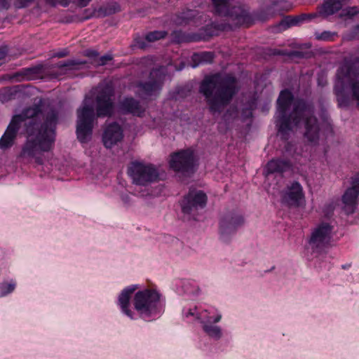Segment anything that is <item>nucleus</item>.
I'll list each match as a JSON object with an SVG mask.
<instances>
[{
    "mask_svg": "<svg viewBox=\"0 0 359 359\" xmlns=\"http://www.w3.org/2000/svg\"><path fill=\"white\" fill-rule=\"evenodd\" d=\"M290 167V164L287 161L273 159L267 163L266 170L269 173L282 172Z\"/></svg>",
    "mask_w": 359,
    "mask_h": 359,
    "instance_id": "obj_23",
    "label": "nucleus"
},
{
    "mask_svg": "<svg viewBox=\"0 0 359 359\" xmlns=\"http://www.w3.org/2000/svg\"><path fill=\"white\" fill-rule=\"evenodd\" d=\"M160 295L154 290H145L137 292L134 298V306L143 317H149L158 313Z\"/></svg>",
    "mask_w": 359,
    "mask_h": 359,
    "instance_id": "obj_6",
    "label": "nucleus"
},
{
    "mask_svg": "<svg viewBox=\"0 0 359 359\" xmlns=\"http://www.w3.org/2000/svg\"><path fill=\"white\" fill-rule=\"evenodd\" d=\"M207 311H204V313H201L200 317H198V319L201 320V323L203 325V330L210 337L219 338L221 336V330L218 326L212 325L210 323H218L221 318L222 316L218 314L213 320L211 317L208 316L205 313Z\"/></svg>",
    "mask_w": 359,
    "mask_h": 359,
    "instance_id": "obj_18",
    "label": "nucleus"
},
{
    "mask_svg": "<svg viewBox=\"0 0 359 359\" xmlns=\"http://www.w3.org/2000/svg\"><path fill=\"white\" fill-rule=\"evenodd\" d=\"M189 315H190V316L194 315V313L192 311V310H189V313L187 314V316H188Z\"/></svg>",
    "mask_w": 359,
    "mask_h": 359,
    "instance_id": "obj_40",
    "label": "nucleus"
},
{
    "mask_svg": "<svg viewBox=\"0 0 359 359\" xmlns=\"http://www.w3.org/2000/svg\"><path fill=\"white\" fill-rule=\"evenodd\" d=\"M358 194L359 178H356L353 180L351 187L347 189L342 196L344 210L347 214H352L355 212Z\"/></svg>",
    "mask_w": 359,
    "mask_h": 359,
    "instance_id": "obj_14",
    "label": "nucleus"
},
{
    "mask_svg": "<svg viewBox=\"0 0 359 359\" xmlns=\"http://www.w3.org/2000/svg\"><path fill=\"white\" fill-rule=\"evenodd\" d=\"M86 64V61L78 60H69L66 62H60L57 64V67L60 69H77L79 65H83Z\"/></svg>",
    "mask_w": 359,
    "mask_h": 359,
    "instance_id": "obj_24",
    "label": "nucleus"
},
{
    "mask_svg": "<svg viewBox=\"0 0 359 359\" xmlns=\"http://www.w3.org/2000/svg\"><path fill=\"white\" fill-rule=\"evenodd\" d=\"M348 88L359 104V61L345 62L337 70L334 90L339 100Z\"/></svg>",
    "mask_w": 359,
    "mask_h": 359,
    "instance_id": "obj_4",
    "label": "nucleus"
},
{
    "mask_svg": "<svg viewBox=\"0 0 359 359\" xmlns=\"http://www.w3.org/2000/svg\"><path fill=\"white\" fill-rule=\"evenodd\" d=\"M91 101L86 98L77 110L76 135L79 140L85 143L91 138L93 122L95 118Z\"/></svg>",
    "mask_w": 359,
    "mask_h": 359,
    "instance_id": "obj_5",
    "label": "nucleus"
},
{
    "mask_svg": "<svg viewBox=\"0 0 359 359\" xmlns=\"http://www.w3.org/2000/svg\"><path fill=\"white\" fill-rule=\"evenodd\" d=\"M43 67L39 65L34 67L33 68H30L29 70L31 73L39 74L42 73Z\"/></svg>",
    "mask_w": 359,
    "mask_h": 359,
    "instance_id": "obj_33",
    "label": "nucleus"
},
{
    "mask_svg": "<svg viewBox=\"0 0 359 359\" xmlns=\"http://www.w3.org/2000/svg\"><path fill=\"white\" fill-rule=\"evenodd\" d=\"M333 36L334 34L330 32H323L321 34H316V37L318 40L331 41L332 39Z\"/></svg>",
    "mask_w": 359,
    "mask_h": 359,
    "instance_id": "obj_29",
    "label": "nucleus"
},
{
    "mask_svg": "<svg viewBox=\"0 0 359 359\" xmlns=\"http://www.w3.org/2000/svg\"><path fill=\"white\" fill-rule=\"evenodd\" d=\"M215 12L219 15L229 16L235 25H242L249 20V15L246 11L240 6H233L229 10V0H211Z\"/></svg>",
    "mask_w": 359,
    "mask_h": 359,
    "instance_id": "obj_10",
    "label": "nucleus"
},
{
    "mask_svg": "<svg viewBox=\"0 0 359 359\" xmlns=\"http://www.w3.org/2000/svg\"><path fill=\"white\" fill-rule=\"evenodd\" d=\"M276 124L283 135L298 126L304 121V135L306 140L316 144L320 137V126L317 118L313 116V107L302 100H294L290 91H281L278 99Z\"/></svg>",
    "mask_w": 359,
    "mask_h": 359,
    "instance_id": "obj_1",
    "label": "nucleus"
},
{
    "mask_svg": "<svg viewBox=\"0 0 359 359\" xmlns=\"http://www.w3.org/2000/svg\"><path fill=\"white\" fill-rule=\"evenodd\" d=\"M239 87L235 77L215 74L206 76L200 86L212 113L220 112L238 93Z\"/></svg>",
    "mask_w": 359,
    "mask_h": 359,
    "instance_id": "obj_3",
    "label": "nucleus"
},
{
    "mask_svg": "<svg viewBox=\"0 0 359 359\" xmlns=\"http://www.w3.org/2000/svg\"><path fill=\"white\" fill-rule=\"evenodd\" d=\"M193 60L198 63H210L213 61V54L210 52H205L200 54H194Z\"/></svg>",
    "mask_w": 359,
    "mask_h": 359,
    "instance_id": "obj_25",
    "label": "nucleus"
},
{
    "mask_svg": "<svg viewBox=\"0 0 359 359\" xmlns=\"http://www.w3.org/2000/svg\"><path fill=\"white\" fill-rule=\"evenodd\" d=\"M194 163V153L191 149L181 150L170 156V166L177 172H192Z\"/></svg>",
    "mask_w": 359,
    "mask_h": 359,
    "instance_id": "obj_11",
    "label": "nucleus"
},
{
    "mask_svg": "<svg viewBox=\"0 0 359 359\" xmlns=\"http://www.w3.org/2000/svg\"><path fill=\"white\" fill-rule=\"evenodd\" d=\"M85 55L92 58V61H94L97 58L98 53L95 50H87L85 52Z\"/></svg>",
    "mask_w": 359,
    "mask_h": 359,
    "instance_id": "obj_31",
    "label": "nucleus"
},
{
    "mask_svg": "<svg viewBox=\"0 0 359 359\" xmlns=\"http://www.w3.org/2000/svg\"><path fill=\"white\" fill-rule=\"evenodd\" d=\"M7 49L6 48H0V60H4L7 55Z\"/></svg>",
    "mask_w": 359,
    "mask_h": 359,
    "instance_id": "obj_37",
    "label": "nucleus"
},
{
    "mask_svg": "<svg viewBox=\"0 0 359 359\" xmlns=\"http://www.w3.org/2000/svg\"><path fill=\"white\" fill-rule=\"evenodd\" d=\"M56 55L58 57H65L66 55V53H58L56 54Z\"/></svg>",
    "mask_w": 359,
    "mask_h": 359,
    "instance_id": "obj_39",
    "label": "nucleus"
},
{
    "mask_svg": "<svg viewBox=\"0 0 359 359\" xmlns=\"http://www.w3.org/2000/svg\"><path fill=\"white\" fill-rule=\"evenodd\" d=\"M19 116L22 117L19 126L25 121L28 134L27 142L20 156L23 158H34L37 163H41V160L38 156L43 151H49L52 147L57 119V114L55 111L51 110L47 114L43 124L40 126L36 121L41 117H43L40 105L27 108Z\"/></svg>",
    "mask_w": 359,
    "mask_h": 359,
    "instance_id": "obj_2",
    "label": "nucleus"
},
{
    "mask_svg": "<svg viewBox=\"0 0 359 359\" xmlns=\"http://www.w3.org/2000/svg\"><path fill=\"white\" fill-rule=\"evenodd\" d=\"M165 71L163 68L154 69L151 72V81L139 85L140 95L142 97L151 95L158 91L162 85L165 77Z\"/></svg>",
    "mask_w": 359,
    "mask_h": 359,
    "instance_id": "obj_13",
    "label": "nucleus"
},
{
    "mask_svg": "<svg viewBox=\"0 0 359 359\" xmlns=\"http://www.w3.org/2000/svg\"><path fill=\"white\" fill-rule=\"evenodd\" d=\"M22 119L20 116H15L4 135L0 139V148L5 149L11 147L19 130V121Z\"/></svg>",
    "mask_w": 359,
    "mask_h": 359,
    "instance_id": "obj_16",
    "label": "nucleus"
},
{
    "mask_svg": "<svg viewBox=\"0 0 359 359\" xmlns=\"http://www.w3.org/2000/svg\"><path fill=\"white\" fill-rule=\"evenodd\" d=\"M194 16V11H189L187 17H182V21L179 22V23H186L189 21V20Z\"/></svg>",
    "mask_w": 359,
    "mask_h": 359,
    "instance_id": "obj_34",
    "label": "nucleus"
},
{
    "mask_svg": "<svg viewBox=\"0 0 359 359\" xmlns=\"http://www.w3.org/2000/svg\"><path fill=\"white\" fill-rule=\"evenodd\" d=\"M344 12L345 15L353 16L358 13V10L356 7H352L344 10Z\"/></svg>",
    "mask_w": 359,
    "mask_h": 359,
    "instance_id": "obj_30",
    "label": "nucleus"
},
{
    "mask_svg": "<svg viewBox=\"0 0 359 359\" xmlns=\"http://www.w3.org/2000/svg\"><path fill=\"white\" fill-rule=\"evenodd\" d=\"M96 115L97 117L111 116L114 111V90L109 85H100L97 89Z\"/></svg>",
    "mask_w": 359,
    "mask_h": 359,
    "instance_id": "obj_8",
    "label": "nucleus"
},
{
    "mask_svg": "<svg viewBox=\"0 0 359 359\" xmlns=\"http://www.w3.org/2000/svg\"><path fill=\"white\" fill-rule=\"evenodd\" d=\"M135 46L140 48H145L147 47V44L144 39L140 38L135 39Z\"/></svg>",
    "mask_w": 359,
    "mask_h": 359,
    "instance_id": "obj_32",
    "label": "nucleus"
},
{
    "mask_svg": "<svg viewBox=\"0 0 359 359\" xmlns=\"http://www.w3.org/2000/svg\"><path fill=\"white\" fill-rule=\"evenodd\" d=\"M304 198L303 189L297 182H293L287 187V190L283 196V200L290 205H298L299 201Z\"/></svg>",
    "mask_w": 359,
    "mask_h": 359,
    "instance_id": "obj_17",
    "label": "nucleus"
},
{
    "mask_svg": "<svg viewBox=\"0 0 359 359\" xmlns=\"http://www.w3.org/2000/svg\"><path fill=\"white\" fill-rule=\"evenodd\" d=\"M166 32L163 31H154L146 35L145 39L148 42H154L155 41L163 39L165 36Z\"/></svg>",
    "mask_w": 359,
    "mask_h": 359,
    "instance_id": "obj_27",
    "label": "nucleus"
},
{
    "mask_svg": "<svg viewBox=\"0 0 359 359\" xmlns=\"http://www.w3.org/2000/svg\"><path fill=\"white\" fill-rule=\"evenodd\" d=\"M333 227L327 222L316 225L311 233L309 244L313 251H321L330 245Z\"/></svg>",
    "mask_w": 359,
    "mask_h": 359,
    "instance_id": "obj_7",
    "label": "nucleus"
},
{
    "mask_svg": "<svg viewBox=\"0 0 359 359\" xmlns=\"http://www.w3.org/2000/svg\"><path fill=\"white\" fill-rule=\"evenodd\" d=\"M11 0H0V7L3 8H8L11 5Z\"/></svg>",
    "mask_w": 359,
    "mask_h": 359,
    "instance_id": "obj_35",
    "label": "nucleus"
},
{
    "mask_svg": "<svg viewBox=\"0 0 359 359\" xmlns=\"http://www.w3.org/2000/svg\"><path fill=\"white\" fill-rule=\"evenodd\" d=\"M243 223V218L240 215H236L231 218L226 217L223 219L220 224L221 233L224 239V235L229 231H234L238 226Z\"/></svg>",
    "mask_w": 359,
    "mask_h": 359,
    "instance_id": "obj_19",
    "label": "nucleus"
},
{
    "mask_svg": "<svg viewBox=\"0 0 359 359\" xmlns=\"http://www.w3.org/2000/svg\"><path fill=\"white\" fill-rule=\"evenodd\" d=\"M112 60V56L111 55H104L103 56L97 55V58L94 61H91V62L94 65L102 66L106 65L108 62Z\"/></svg>",
    "mask_w": 359,
    "mask_h": 359,
    "instance_id": "obj_28",
    "label": "nucleus"
},
{
    "mask_svg": "<svg viewBox=\"0 0 359 359\" xmlns=\"http://www.w3.org/2000/svg\"><path fill=\"white\" fill-rule=\"evenodd\" d=\"M128 174L133 182L139 185H146L158 179V175L156 168L151 165L142 163H132L128 168Z\"/></svg>",
    "mask_w": 359,
    "mask_h": 359,
    "instance_id": "obj_9",
    "label": "nucleus"
},
{
    "mask_svg": "<svg viewBox=\"0 0 359 359\" xmlns=\"http://www.w3.org/2000/svg\"><path fill=\"white\" fill-rule=\"evenodd\" d=\"M358 29H359V27H358Z\"/></svg>",
    "mask_w": 359,
    "mask_h": 359,
    "instance_id": "obj_41",
    "label": "nucleus"
},
{
    "mask_svg": "<svg viewBox=\"0 0 359 359\" xmlns=\"http://www.w3.org/2000/svg\"><path fill=\"white\" fill-rule=\"evenodd\" d=\"M304 18V17H297V18H292L290 17H287V18H285V19H283L280 22L279 26L284 27H289L290 26L296 25L299 22L303 20Z\"/></svg>",
    "mask_w": 359,
    "mask_h": 359,
    "instance_id": "obj_26",
    "label": "nucleus"
},
{
    "mask_svg": "<svg viewBox=\"0 0 359 359\" xmlns=\"http://www.w3.org/2000/svg\"><path fill=\"white\" fill-rule=\"evenodd\" d=\"M120 109L124 112L131 113L137 116H140L144 111L139 102L132 97L123 99L120 103Z\"/></svg>",
    "mask_w": 359,
    "mask_h": 359,
    "instance_id": "obj_20",
    "label": "nucleus"
},
{
    "mask_svg": "<svg viewBox=\"0 0 359 359\" xmlns=\"http://www.w3.org/2000/svg\"><path fill=\"white\" fill-rule=\"evenodd\" d=\"M135 290L136 288L135 287L126 288L122 291L118 297V303L122 309L123 312L130 318H133V316L131 311L128 309L129 301L131 294Z\"/></svg>",
    "mask_w": 359,
    "mask_h": 359,
    "instance_id": "obj_22",
    "label": "nucleus"
},
{
    "mask_svg": "<svg viewBox=\"0 0 359 359\" xmlns=\"http://www.w3.org/2000/svg\"><path fill=\"white\" fill-rule=\"evenodd\" d=\"M74 2H76L78 5H79L81 7L86 6L89 2L90 0H73Z\"/></svg>",
    "mask_w": 359,
    "mask_h": 359,
    "instance_id": "obj_36",
    "label": "nucleus"
},
{
    "mask_svg": "<svg viewBox=\"0 0 359 359\" xmlns=\"http://www.w3.org/2000/svg\"><path fill=\"white\" fill-rule=\"evenodd\" d=\"M6 286H7V292L4 293V294H6L13 292L15 287V283H8L6 285Z\"/></svg>",
    "mask_w": 359,
    "mask_h": 359,
    "instance_id": "obj_38",
    "label": "nucleus"
},
{
    "mask_svg": "<svg viewBox=\"0 0 359 359\" xmlns=\"http://www.w3.org/2000/svg\"><path fill=\"white\" fill-rule=\"evenodd\" d=\"M207 196L202 191L190 190L182 201V210L184 213L190 214L198 208L205 207Z\"/></svg>",
    "mask_w": 359,
    "mask_h": 359,
    "instance_id": "obj_12",
    "label": "nucleus"
},
{
    "mask_svg": "<svg viewBox=\"0 0 359 359\" xmlns=\"http://www.w3.org/2000/svg\"><path fill=\"white\" fill-rule=\"evenodd\" d=\"M123 138V131L120 126L116 123L109 125L104 130L102 141L107 148H111Z\"/></svg>",
    "mask_w": 359,
    "mask_h": 359,
    "instance_id": "obj_15",
    "label": "nucleus"
},
{
    "mask_svg": "<svg viewBox=\"0 0 359 359\" xmlns=\"http://www.w3.org/2000/svg\"><path fill=\"white\" fill-rule=\"evenodd\" d=\"M342 7L340 0H325L323 4L319 8V14L323 18L333 15Z\"/></svg>",
    "mask_w": 359,
    "mask_h": 359,
    "instance_id": "obj_21",
    "label": "nucleus"
}]
</instances>
